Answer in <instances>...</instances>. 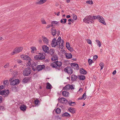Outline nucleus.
I'll list each match as a JSON object with an SVG mask.
<instances>
[{"mask_svg":"<svg viewBox=\"0 0 120 120\" xmlns=\"http://www.w3.org/2000/svg\"><path fill=\"white\" fill-rule=\"evenodd\" d=\"M66 46L67 49L70 50L71 52H72L73 50V48L71 47L70 46L69 43L68 42L66 43Z\"/></svg>","mask_w":120,"mask_h":120,"instance_id":"13","label":"nucleus"},{"mask_svg":"<svg viewBox=\"0 0 120 120\" xmlns=\"http://www.w3.org/2000/svg\"><path fill=\"white\" fill-rule=\"evenodd\" d=\"M42 23L43 24H46V22L45 20L43 19H42L41 20Z\"/></svg>","mask_w":120,"mask_h":120,"instance_id":"48","label":"nucleus"},{"mask_svg":"<svg viewBox=\"0 0 120 120\" xmlns=\"http://www.w3.org/2000/svg\"><path fill=\"white\" fill-rule=\"evenodd\" d=\"M78 78V77L74 75H71V80L73 81H75Z\"/></svg>","mask_w":120,"mask_h":120,"instance_id":"23","label":"nucleus"},{"mask_svg":"<svg viewBox=\"0 0 120 120\" xmlns=\"http://www.w3.org/2000/svg\"><path fill=\"white\" fill-rule=\"evenodd\" d=\"M61 116L63 117L66 116V117H69L71 116V115L68 113L65 112L62 114Z\"/></svg>","mask_w":120,"mask_h":120,"instance_id":"17","label":"nucleus"},{"mask_svg":"<svg viewBox=\"0 0 120 120\" xmlns=\"http://www.w3.org/2000/svg\"><path fill=\"white\" fill-rule=\"evenodd\" d=\"M65 56L67 59H70L72 57V55L70 53H66L65 55Z\"/></svg>","mask_w":120,"mask_h":120,"instance_id":"22","label":"nucleus"},{"mask_svg":"<svg viewBox=\"0 0 120 120\" xmlns=\"http://www.w3.org/2000/svg\"><path fill=\"white\" fill-rule=\"evenodd\" d=\"M26 105H21L20 107V109L22 111L26 110Z\"/></svg>","mask_w":120,"mask_h":120,"instance_id":"26","label":"nucleus"},{"mask_svg":"<svg viewBox=\"0 0 120 120\" xmlns=\"http://www.w3.org/2000/svg\"><path fill=\"white\" fill-rule=\"evenodd\" d=\"M19 83V79H15L13 80L10 82V84L13 86L18 84Z\"/></svg>","mask_w":120,"mask_h":120,"instance_id":"6","label":"nucleus"},{"mask_svg":"<svg viewBox=\"0 0 120 120\" xmlns=\"http://www.w3.org/2000/svg\"><path fill=\"white\" fill-rule=\"evenodd\" d=\"M62 94L64 96L66 97H68L69 96V93L67 91H63L62 93Z\"/></svg>","mask_w":120,"mask_h":120,"instance_id":"14","label":"nucleus"},{"mask_svg":"<svg viewBox=\"0 0 120 120\" xmlns=\"http://www.w3.org/2000/svg\"><path fill=\"white\" fill-rule=\"evenodd\" d=\"M64 71L69 74H71L73 73V71L70 66H68L65 68L64 69Z\"/></svg>","mask_w":120,"mask_h":120,"instance_id":"5","label":"nucleus"},{"mask_svg":"<svg viewBox=\"0 0 120 120\" xmlns=\"http://www.w3.org/2000/svg\"><path fill=\"white\" fill-rule=\"evenodd\" d=\"M88 61L89 64L90 65H91L92 63L93 62L92 60L90 59H88Z\"/></svg>","mask_w":120,"mask_h":120,"instance_id":"40","label":"nucleus"},{"mask_svg":"<svg viewBox=\"0 0 120 120\" xmlns=\"http://www.w3.org/2000/svg\"><path fill=\"white\" fill-rule=\"evenodd\" d=\"M51 87H52V86L50 84L49 82H47V83L46 89H51Z\"/></svg>","mask_w":120,"mask_h":120,"instance_id":"32","label":"nucleus"},{"mask_svg":"<svg viewBox=\"0 0 120 120\" xmlns=\"http://www.w3.org/2000/svg\"><path fill=\"white\" fill-rule=\"evenodd\" d=\"M10 93L9 91L8 90H5L0 92V94L2 95L4 97H7Z\"/></svg>","mask_w":120,"mask_h":120,"instance_id":"4","label":"nucleus"},{"mask_svg":"<svg viewBox=\"0 0 120 120\" xmlns=\"http://www.w3.org/2000/svg\"><path fill=\"white\" fill-rule=\"evenodd\" d=\"M42 49L45 52L47 53H49V48L46 45H44L42 46Z\"/></svg>","mask_w":120,"mask_h":120,"instance_id":"7","label":"nucleus"},{"mask_svg":"<svg viewBox=\"0 0 120 120\" xmlns=\"http://www.w3.org/2000/svg\"><path fill=\"white\" fill-rule=\"evenodd\" d=\"M61 111V110L59 108H58L56 110V113L59 114Z\"/></svg>","mask_w":120,"mask_h":120,"instance_id":"36","label":"nucleus"},{"mask_svg":"<svg viewBox=\"0 0 120 120\" xmlns=\"http://www.w3.org/2000/svg\"><path fill=\"white\" fill-rule=\"evenodd\" d=\"M68 103L69 104L70 106H74V105L72 104V101H70L69 102H68Z\"/></svg>","mask_w":120,"mask_h":120,"instance_id":"56","label":"nucleus"},{"mask_svg":"<svg viewBox=\"0 0 120 120\" xmlns=\"http://www.w3.org/2000/svg\"><path fill=\"white\" fill-rule=\"evenodd\" d=\"M87 40V42L88 44H92L91 41L90 39H88V40Z\"/></svg>","mask_w":120,"mask_h":120,"instance_id":"57","label":"nucleus"},{"mask_svg":"<svg viewBox=\"0 0 120 120\" xmlns=\"http://www.w3.org/2000/svg\"><path fill=\"white\" fill-rule=\"evenodd\" d=\"M56 40L55 38H54L53 39L52 41V42L51 43V45L52 47H55L58 44V43H57V42H56Z\"/></svg>","mask_w":120,"mask_h":120,"instance_id":"10","label":"nucleus"},{"mask_svg":"<svg viewBox=\"0 0 120 120\" xmlns=\"http://www.w3.org/2000/svg\"><path fill=\"white\" fill-rule=\"evenodd\" d=\"M80 72L81 74L84 75L86 74L87 73V71L83 68L80 69Z\"/></svg>","mask_w":120,"mask_h":120,"instance_id":"19","label":"nucleus"},{"mask_svg":"<svg viewBox=\"0 0 120 120\" xmlns=\"http://www.w3.org/2000/svg\"><path fill=\"white\" fill-rule=\"evenodd\" d=\"M51 32L52 34V35L53 36L55 35L56 34L57 31L56 29L53 30V31L52 30Z\"/></svg>","mask_w":120,"mask_h":120,"instance_id":"34","label":"nucleus"},{"mask_svg":"<svg viewBox=\"0 0 120 120\" xmlns=\"http://www.w3.org/2000/svg\"><path fill=\"white\" fill-rule=\"evenodd\" d=\"M73 19L75 20H76L77 19V16L76 15L74 14H73Z\"/></svg>","mask_w":120,"mask_h":120,"instance_id":"47","label":"nucleus"},{"mask_svg":"<svg viewBox=\"0 0 120 120\" xmlns=\"http://www.w3.org/2000/svg\"><path fill=\"white\" fill-rule=\"evenodd\" d=\"M23 48L21 47H17L15 48L14 50L11 53V55L19 53L21 52L23 49Z\"/></svg>","mask_w":120,"mask_h":120,"instance_id":"3","label":"nucleus"},{"mask_svg":"<svg viewBox=\"0 0 120 120\" xmlns=\"http://www.w3.org/2000/svg\"><path fill=\"white\" fill-rule=\"evenodd\" d=\"M98 57V56L97 55H95L93 56V60H95Z\"/></svg>","mask_w":120,"mask_h":120,"instance_id":"55","label":"nucleus"},{"mask_svg":"<svg viewBox=\"0 0 120 120\" xmlns=\"http://www.w3.org/2000/svg\"><path fill=\"white\" fill-rule=\"evenodd\" d=\"M36 3L37 4H41V0H37L36 2Z\"/></svg>","mask_w":120,"mask_h":120,"instance_id":"51","label":"nucleus"},{"mask_svg":"<svg viewBox=\"0 0 120 120\" xmlns=\"http://www.w3.org/2000/svg\"><path fill=\"white\" fill-rule=\"evenodd\" d=\"M116 70H114L112 72V74L114 75L116 74Z\"/></svg>","mask_w":120,"mask_h":120,"instance_id":"64","label":"nucleus"},{"mask_svg":"<svg viewBox=\"0 0 120 120\" xmlns=\"http://www.w3.org/2000/svg\"><path fill=\"white\" fill-rule=\"evenodd\" d=\"M96 41L98 43L97 44L99 47H100L101 45V42L99 41L98 40H96Z\"/></svg>","mask_w":120,"mask_h":120,"instance_id":"38","label":"nucleus"},{"mask_svg":"<svg viewBox=\"0 0 120 120\" xmlns=\"http://www.w3.org/2000/svg\"><path fill=\"white\" fill-rule=\"evenodd\" d=\"M59 22L56 21H53L51 22V24H52V28L53 27V26L54 24L56 25H58L59 24Z\"/></svg>","mask_w":120,"mask_h":120,"instance_id":"24","label":"nucleus"},{"mask_svg":"<svg viewBox=\"0 0 120 120\" xmlns=\"http://www.w3.org/2000/svg\"><path fill=\"white\" fill-rule=\"evenodd\" d=\"M40 102L39 100L38 99H36L35 101L34 104L36 105H38L39 102Z\"/></svg>","mask_w":120,"mask_h":120,"instance_id":"44","label":"nucleus"},{"mask_svg":"<svg viewBox=\"0 0 120 120\" xmlns=\"http://www.w3.org/2000/svg\"><path fill=\"white\" fill-rule=\"evenodd\" d=\"M39 54L40 55H39V60H42L43 59H45V56L43 55V54H42L41 53H39Z\"/></svg>","mask_w":120,"mask_h":120,"instance_id":"25","label":"nucleus"},{"mask_svg":"<svg viewBox=\"0 0 120 120\" xmlns=\"http://www.w3.org/2000/svg\"><path fill=\"white\" fill-rule=\"evenodd\" d=\"M12 89L13 90H15V91L17 90V87L15 86L13 87Z\"/></svg>","mask_w":120,"mask_h":120,"instance_id":"58","label":"nucleus"},{"mask_svg":"<svg viewBox=\"0 0 120 120\" xmlns=\"http://www.w3.org/2000/svg\"><path fill=\"white\" fill-rule=\"evenodd\" d=\"M86 3L88 4H93V3L92 1L88 0L86 2Z\"/></svg>","mask_w":120,"mask_h":120,"instance_id":"46","label":"nucleus"},{"mask_svg":"<svg viewBox=\"0 0 120 120\" xmlns=\"http://www.w3.org/2000/svg\"><path fill=\"white\" fill-rule=\"evenodd\" d=\"M56 62L57 63V67H60L62 65V63L60 62H58V61H56Z\"/></svg>","mask_w":120,"mask_h":120,"instance_id":"37","label":"nucleus"},{"mask_svg":"<svg viewBox=\"0 0 120 120\" xmlns=\"http://www.w3.org/2000/svg\"><path fill=\"white\" fill-rule=\"evenodd\" d=\"M45 67V66L44 65H38L37 66L36 70L38 71H40L44 69Z\"/></svg>","mask_w":120,"mask_h":120,"instance_id":"9","label":"nucleus"},{"mask_svg":"<svg viewBox=\"0 0 120 120\" xmlns=\"http://www.w3.org/2000/svg\"><path fill=\"white\" fill-rule=\"evenodd\" d=\"M71 66L76 67V68L77 69H79V66L78 64H77L72 63L71 64Z\"/></svg>","mask_w":120,"mask_h":120,"instance_id":"29","label":"nucleus"},{"mask_svg":"<svg viewBox=\"0 0 120 120\" xmlns=\"http://www.w3.org/2000/svg\"><path fill=\"white\" fill-rule=\"evenodd\" d=\"M34 59L37 60H39V55H36L34 56Z\"/></svg>","mask_w":120,"mask_h":120,"instance_id":"41","label":"nucleus"},{"mask_svg":"<svg viewBox=\"0 0 120 120\" xmlns=\"http://www.w3.org/2000/svg\"><path fill=\"white\" fill-rule=\"evenodd\" d=\"M5 86L3 85L0 86V87L1 88V89H3L5 88Z\"/></svg>","mask_w":120,"mask_h":120,"instance_id":"62","label":"nucleus"},{"mask_svg":"<svg viewBox=\"0 0 120 120\" xmlns=\"http://www.w3.org/2000/svg\"><path fill=\"white\" fill-rule=\"evenodd\" d=\"M78 78L80 80H84L85 78V76L84 75H81L78 76Z\"/></svg>","mask_w":120,"mask_h":120,"instance_id":"28","label":"nucleus"},{"mask_svg":"<svg viewBox=\"0 0 120 120\" xmlns=\"http://www.w3.org/2000/svg\"><path fill=\"white\" fill-rule=\"evenodd\" d=\"M58 99L59 101L62 103L66 104L68 102V101L65 98H59Z\"/></svg>","mask_w":120,"mask_h":120,"instance_id":"8","label":"nucleus"},{"mask_svg":"<svg viewBox=\"0 0 120 120\" xmlns=\"http://www.w3.org/2000/svg\"><path fill=\"white\" fill-rule=\"evenodd\" d=\"M17 62L19 64H20L22 63V61L20 60H17Z\"/></svg>","mask_w":120,"mask_h":120,"instance_id":"61","label":"nucleus"},{"mask_svg":"<svg viewBox=\"0 0 120 120\" xmlns=\"http://www.w3.org/2000/svg\"><path fill=\"white\" fill-rule=\"evenodd\" d=\"M31 71V69L30 67L25 68L23 71V75L24 76H28L30 74Z\"/></svg>","mask_w":120,"mask_h":120,"instance_id":"2","label":"nucleus"},{"mask_svg":"<svg viewBox=\"0 0 120 120\" xmlns=\"http://www.w3.org/2000/svg\"><path fill=\"white\" fill-rule=\"evenodd\" d=\"M30 77H28L26 78H24L22 80V82L24 83H26L30 81Z\"/></svg>","mask_w":120,"mask_h":120,"instance_id":"18","label":"nucleus"},{"mask_svg":"<svg viewBox=\"0 0 120 120\" xmlns=\"http://www.w3.org/2000/svg\"><path fill=\"white\" fill-rule=\"evenodd\" d=\"M70 89H71V90H73L74 89V88L73 87V85H71L70 86Z\"/></svg>","mask_w":120,"mask_h":120,"instance_id":"63","label":"nucleus"},{"mask_svg":"<svg viewBox=\"0 0 120 120\" xmlns=\"http://www.w3.org/2000/svg\"><path fill=\"white\" fill-rule=\"evenodd\" d=\"M55 52L54 50L52 49H50V50H49V53L51 56Z\"/></svg>","mask_w":120,"mask_h":120,"instance_id":"33","label":"nucleus"},{"mask_svg":"<svg viewBox=\"0 0 120 120\" xmlns=\"http://www.w3.org/2000/svg\"><path fill=\"white\" fill-rule=\"evenodd\" d=\"M56 118H57V120L58 119H61V118L60 117H59V115H57L56 116Z\"/></svg>","mask_w":120,"mask_h":120,"instance_id":"59","label":"nucleus"},{"mask_svg":"<svg viewBox=\"0 0 120 120\" xmlns=\"http://www.w3.org/2000/svg\"><path fill=\"white\" fill-rule=\"evenodd\" d=\"M3 83L4 86H8L9 83L8 80H4L3 82Z\"/></svg>","mask_w":120,"mask_h":120,"instance_id":"31","label":"nucleus"},{"mask_svg":"<svg viewBox=\"0 0 120 120\" xmlns=\"http://www.w3.org/2000/svg\"><path fill=\"white\" fill-rule=\"evenodd\" d=\"M60 42H61V41H60L59 40V41H56V42H57V43H59V48H61V47H60Z\"/></svg>","mask_w":120,"mask_h":120,"instance_id":"50","label":"nucleus"},{"mask_svg":"<svg viewBox=\"0 0 120 120\" xmlns=\"http://www.w3.org/2000/svg\"><path fill=\"white\" fill-rule=\"evenodd\" d=\"M67 20L66 19H61L60 22L62 24H65Z\"/></svg>","mask_w":120,"mask_h":120,"instance_id":"35","label":"nucleus"},{"mask_svg":"<svg viewBox=\"0 0 120 120\" xmlns=\"http://www.w3.org/2000/svg\"><path fill=\"white\" fill-rule=\"evenodd\" d=\"M98 20L100 22L102 23L103 24L105 25H106V23L104 21V19L102 17L100 16V17H99V19H98Z\"/></svg>","mask_w":120,"mask_h":120,"instance_id":"12","label":"nucleus"},{"mask_svg":"<svg viewBox=\"0 0 120 120\" xmlns=\"http://www.w3.org/2000/svg\"><path fill=\"white\" fill-rule=\"evenodd\" d=\"M46 1L47 0H41V4L45 3Z\"/></svg>","mask_w":120,"mask_h":120,"instance_id":"54","label":"nucleus"},{"mask_svg":"<svg viewBox=\"0 0 120 120\" xmlns=\"http://www.w3.org/2000/svg\"><path fill=\"white\" fill-rule=\"evenodd\" d=\"M31 49H32V51H31V52H34V51L36 49V48L35 47H31Z\"/></svg>","mask_w":120,"mask_h":120,"instance_id":"49","label":"nucleus"},{"mask_svg":"<svg viewBox=\"0 0 120 120\" xmlns=\"http://www.w3.org/2000/svg\"><path fill=\"white\" fill-rule=\"evenodd\" d=\"M93 18L90 15L87 16L83 19V21L85 23L89 24L90 23H92L94 22L93 20Z\"/></svg>","mask_w":120,"mask_h":120,"instance_id":"1","label":"nucleus"},{"mask_svg":"<svg viewBox=\"0 0 120 120\" xmlns=\"http://www.w3.org/2000/svg\"><path fill=\"white\" fill-rule=\"evenodd\" d=\"M57 63L56 62H53L51 65V66L52 67V68H56L57 67Z\"/></svg>","mask_w":120,"mask_h":120,"instance_id":"27","label":"nucleus"},{"mask_svg":"<svg viewBox=\"0 0 120 120\" xmlns=\"http://www.w3.org/2000/svg\"><path fill=\"white\" fill-rule=\"evenodd\" d=\"M68 110L70 111V112L72 113L73 114L75 113V111L73 108L70 107L68 109Z\"/></svg>","mask_w":120,"mask_h":120,"instance_id":"21","label":"nucleus"},{"mask_svg":"<svg viewBox=\"0 0 120 120\" xmlns=\"http://www.w3.org/2000/svg\"><path fill=\"white\" fill-rule=\"evenodd\" d=\"M51 26H52V24L48 25L46 27V28H48Z\"/></svg>","mask_w":120,"mask_h":120,"instance_id":"60","label":"nucleus"},{"mask_svg":"<svg viewBox=\"0 0 120 120\" xmlns=\"http://www.w3.org/2000/svg\"><path fill=\"white\" fill-rule=\"evenodd\" d=\"M21 57L22 58H23V59L27 60H31L30 58L28 56L25 55H21Z\"/></svg>","mask_w":120,"mask_h":120,"instance_id":"11","label":"nucleus"},{"mask_svg":"<svg viewBox=\"0 0 120 120\" xmlns=\"http://www.w3.org/2000/svg\"><path fill=\"white\" fill-rule=\"evenodd\" d=\"M82 98L84 99V100H85L86 98V93H84L82 95Z\"/></svg>","mask_w":120,"mask_h":120,"instance_id":"45","label":"nucleus"},{"mask_svg":"<svg viewBox=\"0 0 120 120\" xmlns=\"http://www.w3.org/2000/svg\"><path fill=\"white\" fill-rule=\"evenodd\" d=\"M42 38H43V42L45 43H46V44H47L49 42V41L45 37H44L42 36Z\"/></svg>","mask_w":120,"mask_h":120,"instance_id":"30","label":"nucleus"},{"mask_svg":"<svg viewBox=\"0 0 120 120\" xmlns=\"http://www.w3.org/2000/svg\"><path fill=\"white\" fill-rule=\"evenodd\" d=\"M100 15H98L97 16H93V19H97L98 20L99 19V17H100Z\"/></svg>","mask_w":120,"mask_h":120,"instance_id":"43","label":"nucleus"},{"mask_svg":"<svg viewBox=\"0 0 120 120\" xmlns=\"http://www.w3.org/2000/svg\"><path fill=\"white\" fill-rule=\"evenodd\" d=\"M28 60V62L27 63V64L29 66H30L31 64V63L30 62V60Z\"/></svg>","mask_w":120,"mask_h":120,"instance_id":"52","label":"nucleus"},{"mask_svg":"<svg viewBox=\"0 0 120 120\" xmlns=\"http://www.w3.org/2000/svg\"><path fill=\"white\" fill-rule=\"evenodd\" d=\"M58 57L57 55L56 54L55 55V54L52 56L51 58V60L52 61L58 60Z\"/></svg>","mask_w":120,"mask_h":120,"instance_id":"20","label":"nucleus"},{"mask_svg":"<svg viewBox=\"0 0 120 120\" xmlns=\"http://www.w3.org/2000/svg\"><path fill=\"white\" fill-rule=\"evenodd\" d=\"M99 65L101 67V70L104 67V64L103 63L101 62L99 64Z\"/></svg>","mask_w":120,"mask_h":120,"instance_id":"39","label":"nucleus"},{"mask_svg":"<svg viewBox=\"0 0 120 120\" xmlns=\"http://www.w3.org/2000/svg\"><path fill=\"white\" fill-rule=\"evenodd\" d=\"M0 110H5L4 107V105H0Z\"/></svg>","mask_w":120,"mask_h":120,"instance_id":"42","label":"nucleus"},{"mask_svg":"<svg viewBox=\"0 0 120 120\" xmlns=\"http://www.w3.org/2000/svg\"><path fill=\"white\" fill-rule=\"evenodd\" d=\"M37 64H36V63L35 62L33 63L32 64V70L34 71H35L36 70V69L37 68Z\"/></svg>","mask_w":120,"mask_h":120,"instance_id":"15","label":"nucleus"},{"mask_svg":"<svg viewBox=\"0 0 120 120\" xmlns=\"http://www.w3.org/2000/svg\"><path fill=\"white\" fill-rule=\"evenodd\" d=\"M71 85L68 84L66 85L65 86L63 87V90H65L66 91H68L70 89V86Z\"/></svg>","mask_w":120,"mask_h":120,"instance_id":"16","label":"nucleus"},{"mask_svg":"<svg viewBox=\"0 0 120 120\" xmlns=\"http://www.w3.org/2000/svg\"><path fill=\"white\" fill-rule=\"evenodd\" d=\"M9 63H7L4 66V68H7L9 67Z\"/></svg>","mask_w":120,"mask_h":120,"instance_id":"53","label":"nucleus"}]
</instances>
